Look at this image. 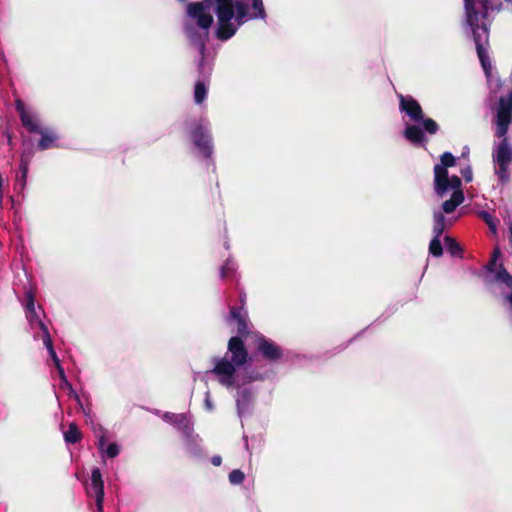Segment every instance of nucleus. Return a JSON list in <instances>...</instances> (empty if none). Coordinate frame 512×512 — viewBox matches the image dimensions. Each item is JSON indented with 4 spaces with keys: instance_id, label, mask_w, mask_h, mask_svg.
Segmentation results:
<instances>
[{
    "instance_id": "1",
    "label": "nucleus",
    "mask_w": 512,
    "mask_h": 512,
    "mask_svg": "<svg viewBox=\"0 0 512 512\" xmlns=\"http://www.w3.org/2000/svg\"><path fill=\"white\" fill-rule=\"evenodd\" d=\"M252 4V12L248 14L243 0H203L187 5V17L184 22L185 34L192 46L200 55L198 63L199 79L194 87V101L201 104L208 92V76L211 65L206 62L204 52L213 24L212 12L216 14V37L226 41L233 37L237 30L249 19H264L266 12L262 0H246Z\"/></svg>"
},
{
    "instance_id": "2",
    "label": "nucleus",
    "mask_w": 512,
    "mask_h": 512,
    "mask_svg": "<svg viewBox=\"0 0 512 512\" xmlns=\"http://www.w3.org/2000/svg\"><path fill=\"white\" fill-rule=\"evenodd\" d=\"M501 3L494 0H464L465 24L473 36L477 55L487 76L491 62L487 52L489 41V15L499 10Z\"/></svg>"
},
{
    "instance_id": "3",
    "label": "nucleus",
    "mask_w": 512,
    "mask_h": 512,
    "mask_svg": "<svg viewBox=\"0 0 512 512\" xmlns=\"http://www.w3.org/2000/svg\"><path fill=\"white\" fill-rule=\"evenodd\" d=\"M495 136L500 141L494 142L492 148V159L495 164V174L504 184L510 179L509 165L512 162V145L509 143L506 134L508 127L512 124V91L507 97H501L495 107Z\"/></svg>"
},
{
    "instance_id": "4",
    "label": "nucleus",
    "mask_w": 512,
    "mask_h": 512,
    "mask_svg": "<svg viewBox=\"0 0 512 512\" xmlns=\"http://www.w3.org/2000/svg\"><path fill=\"white\" fill-rule=\"evenodd\" d=\"M456 164V158L450 152H445L440 157V163L434 166V191L436 195L443 198L451 192L450 199L442 204V209L446 214L456 210L464 201V193L461 189V179L456 176H449L447 168Z\"/></svg>"
},
{
    "instance_id": "5",
    "label": "nucleus",
    "mask_w": 512,
    "mask_h": 512,
    "mask_svg": "<svg viewBox=\"0 0 512 512\" xmlns=\"http://www.w3.org/2000/svg\"><path fill=\"white\" fill-rule=\"evenodd\" d=\"M400 110L405 112L411 121L416 124H407L404 129V137L414 145H424L427 139L424 131L430 135L439 130L438 124L431 118H424L420 104L410 96L399 95Z\"/></svg>"
},
{
    "instance_id": "6",
    "label": "nucleus",
    "mask_w": 512,
    "mask_h": 512,
    "mask_svg": "<svg viewBox=\"0 0 512 512\" xmlns=\"http://www.w3.org/2000/svg\"><path fill=\"white\" fill-rule=\"evenodd\" d=\"M248 359V352L240 337H231L228 342V352L223 358L215 359L214 373L220 384L228 388L235 384V374Z\"/></svg>"
},
{
    "instance_id": "7",
    "label": "nucleus",
    "mask_w": 512,
    "mask_h": 512,
    "mask_svg": "<svg viewBox=\"0 0 512 512\" xmlns=\"http://www.w3.org/2000/svg\"><path fill=\"white\" fill-rule=\"evenodd\" d=\"M26 318L29 322L30 328L34 333V338L43 340L44 346H50L52 343L48 327L44 324L41 319L40 313L36 311L35 299L31 291L26 293Z\"/></svg>"
},
{
    "instance_id": "8",
    "label": "nucleus",
    "mask_w": 512,
    "mask_h": 512,
    "mask_svg": "<svg viewBox=\"0 0 512 512\" xmlns=\"http://www.w3.org/2000/svg\"><path fill=\"white\" fill-rule=\"evenodd\" d=\"M442 210H435L433 212V238L429 244V252L435 257H440L443 254L442 245L440 242V237L443 234L447 225H452L453 220L448 218L446 219Z\"/></svg>"
},
{
    "instance_id": "9",
    "label": "nucleus",
    "mask_w": 512,
    "mask_h": 512,
    "mask_svg": "<svg viewBox=\"0 0 512 512\" xmlns=\"http://www.w3.org/2000/svg\"><path fill=\"white\" fill-rule=\"evenodd\" d=\"M86 492L89 496L95 497L97 512H103L104 482L99 468L92 469L90 483L86 484Z\"/></svg>"
},
{
    "instance_id": "10",
    "label": "nucleus",
    "mask_w": 512,
    "mask_h": 512,
    "mask_svg": "<svg viewBox=\"0 0 512 512\" xmlns=\"http://www.w3.org/2000/svg\"><path fill=\"white\" fill-rule=\"evenodd\" d=\"M191 137L199 152L205 158H209L212 154L213 147L208 130L202 126H198L193 130Z\"/></svg>"
},
{
    "instance_id": "11",
    "label": "nucleus",
    "mask_w": 512,
    "mask_h": 512,
    "mask_svg": "<svg viewBox=\"0 0 512 512\" xmlns=\"http://www.w3.org/2000/svg\"><path fill=\"white\" fill-rule=\"evenodd\" d=\"M16 109L20 115L22 125L32 133H42V128L35 115L26 110L25 104L21 100L16 101Z\"/></svg>"
},
{
    "instance_id": "12",
    "label": "nucleus",
    "mask_w": 512,
    "mask_h": 512,
    "mask_svg": "<svg viewBox=\"0 0 512 512\" xmlns=\"http://www.w3.org/2000/svg\"><path fill=\"white\" fill-rule=\"evenodd\" d=\"M257 350L270 361L278 360L282 356L280 347L264 336H257Z\"/></svg>"
},
{
    "instance_id": "13",
    "label": "nucleus",
    "mask_w": 512,
    "mask_h": 512,
    "mask_svg": "<svg viewBox=\"0 0 512 512\" xmlns=\"http://www.w3.org/2000/svg\"><path fill=\"white\" fill-rule=\"evenodd\" d=\"M227 321L229 323L237 324V332L240 335H245L248 333L247 312L243 309V307H232L230 309Z\"/></svg>"
},
{
    "instance_id": "14",
    "label": "nucleus",
    "mask_w": 512,
    "mask_h": 512,
    "mask_svg": "<svg viewBox=\"0 0 512 512\" xmlns=\"http://www.w3.org/2000/svg\"><path fill=\"white\" fill-rule=\"evenodd\" d=\"M57 368L58 374L62 380V385L65 386L69 390L70 396H72L78 403H80V398L77 392L72 388L71 384L68 382L63 367L60 364V361L57 357V354L53 348L52 343H50V346H45Z\"/></svg>"
},
{
    "instance_id": "15",
    "label": "nucleus",
    "mask_w": 512,
    "mask_h": 512,
    "mask_svg": "<svg viewBox=\"0 0 512 512\" xmlns=\"http://www.w3.org/2000/svg\"><path fill=\"white\" fill-rule=\"evenodd\" d=\"M94 433H95V436L98 439L97 446H98V449L100 450L101 453L105 452V454L109 458H114V457H116L119 454V447H118V445L116 443H110L107 446V448L104 449V447H105L106 431L102 427H99L98 429H95Z\"/></svg>"
},
{
    "instance_id": "16",
    "label": "nucleus",
    "mask_w": 512,
    "mask_h": 512,
    "mask_svg": "<svg viewBox=\"0 0 512 512\" xmlns=\"http://www.w3.org/2000/svg\"><path fill=\"white\" fill-rule=\"evenodd\" d=\"M163 418L165 421L173 424L174 426H176L178 429L182 430L185 433H189L191 430V426H192L191 420L184 413L174 414V413L167 412L164 414Z\"/></svg>"
},
{
    "instance_id": "17",
    "label": "nucleus",
    "mask_w": 512,
    "mask_h": 512,
    "mask_svg": "<svg viewBox=\"0 0 512 512\" xmlns=\"http://www.w3.org/2000/svg\"><path fill=\"white\" fill-rule=\"evenodd\" d=\"M252 402L251 392L247 389L241 390L237 394L236 404L238 415L242 417L249 411Z\"/></svg>"
},
{
    "instance_id": "18",
    "label": "nucleus",
    "mask_w": 512,
    "mask_h": 512,
    "mask_svg": "<svg viewBox=\"0 0 512 512\" xmlns=\"http://www.w3.org/2000/svg\"><path fill=\"white\" fill-rule=\"evenodd\" d=\"M31 159V154L24 152L21 155L20 159V176L17 177V185L20 186L21 189H24L26 185L27 175H28V168H29V162Z\"/></svg>"
},
{
    "instance_id": "19",
    "label": "nucleus",
    "mask_w": 512,
    "mask_h": 512,
    "mask_svg": "<svg viewBox=\"0 0 512 512\" xmlns=\"http://www.w3.org/2000/svg\"><path fill=\"white\" fill-rule=\"evenodd\" d=\"M41 139L38 143V147L40 150H46L49 148H52L54 146V143L57 139L54 133L42 129Z\"/></svg>"
},
{
    "instance_id": "20",
    "label": "nucleus",
    "mask_w": 512,
    "mask_h": 512,
    "mask_svg": "<svg viewBox=\"0 0 512 512\" xmlns=\"http://www.w3.org/2000/svg\"><path fill=\"white\" fill-rule=\"evenodd\" d=\"M64 439L67 443H77L81 439V432L75 423L69 425L68 430L64 433Z\"/></svg>"
},
{
    "instance_id": "21",
    "label": "nucleus",
    "mask_w": 512,
    "mask_h": 512,
    "mask_svg": "<svg viewBox=\"0 0 512 512\" xmlns=\"http://www.w3.org/2000/svg\"><path fill=\"white\" fill-rule=\"evenodd\" d=\"M495 279L512 289V275L502 266L495 272Z\"/></svg>"
},
{
    "instance_id": "22",
    "label": "nucleus",
    "mask_w": 512,
    "mask_h": 512,
    "mask_svg": "<svg viewBox=\"0 0 512 512\" xmlns=\"http://www.w3.org/2000/svg\"><path fill=\"white\" fill-rule=\"evenodd\" d=\"M479 216L488 225L491 233L496 235L497 234L498 220L494 216H492L489 212H486V211H481L479 213Z\"/></svg>"
},
{
    "instance_id": "23",
    "label": "nucleus",
    "mask_w": 512,
    "mask_h": 512,
    "mask_svg": "<svg viewBox=\"0 0 512 512\" xmlns=\"http://www.w3.org/2000/svg\"><path fill=\"white\" fill-rule=\"evenodd\" d=\"M445 247L448 252L453 256L458 255L461 251L459 244L452 237L446 236L444 238Z\"/></svg>"
},
{
    "instance_id": "24",
    "label": "nucleus",
    "mask_w": 512,
    "mask_h": 512,
    "mask_svg": "<svg viewBox=\"0 0 512 512\" xmlns=\"http://www.w3.org/2000/svg\"><path fill=\"white\" fill-rule=\"evenodd\" d=\"M235 270V263L231 260V259H228L225 264L221 267V270H220V275L222 278H225L227 276H229L230 274H232Z\"/></svg>"
},
{
    "instance_id": "25",
    "label": "nucleus",
    "mask_w": 512,
    "mask_h": 512,
    "mask_svg": "<svg viewBox=\"0 0 512 512\" xmlns=\"http://www.w3.org/2000/svg\"><path fill=\"white\" fill-rule=\"evenodd\" d=\"M244 478V473L239 469H235L229 474V481L234 485L242 483Z\"/></svg>"
},
{
    "instance_id": "26",
    "label": "nucleus",
    "mask_w": 512,
    "mask_h": 512,
    "mask_svg": "<svg viewBox=\"0 0 512 512\" xmlns=\"http://www.w3.org/2000/svg\"><path fill=\"white\" fill-rule=\"evenodd\" d=\"M501 255V252H500V249L499 248H496L493 252V255H492V259L491 261L489 262V264L487 265V269L492 272L494 271L495 269V266H496V262L498 260V258L500 257Z\"/></svg>"
},
{
    "instance_id": "27",
    "label": "nucleus",
    "mask_w": 512,
    "mask_h": 512,
    "mask_svg": "<svg viewBox=\"0 0 512 512\" xmlns=\"http://www.w3.org/2000/svg\"><path fill=\"white\" fill-rule=\"evenodd\" d=\"M461 174L466 182H471L473 179V173L470 166H467L466 168L462 169Z\"/></svg>"
},
{
    "instance_id": "28",
    "label": "nucleus",
    "mask_w": 512,
    "mask_h": 512,
    "mask_svg": "<svg viewBox=\"0 0 512 512\" xmlns=\"http://www.w3.org/2000/svg\"><path fill=\"white\" fill-rule=\"evenodd\" d=\"M205 406H206L207 410H209V411L213 410V404H212V401L210 399V392L209 391H207L206 394H205Z\"/></svg>"
},
{
    "instance_id": "29",
    "label": "nucleus",
    "mask_w": 512,
    "mask_h": 512,
    "mask_svg": "<svg viewBox=\"0 0 512 512\" xmlns=\"http://www.w3.org/2000/svg\"><path fill=\"white\" fill-rule=\"evenodd\" d=\"M222 462V459L220 456H213L212 459H211V463L214 465V466H219Z\"/></svg>"
},
{
    "instance_id": "30",
    "label": "nucleus",
    "mask_w": 512,
    "mask_h": 512,
    "mask_svg": "<svg viewBox=\"0 0 512 512\" xmlns=\"http://www.w3.org/2000/svg\"><path fill=\"white\" fill-rule=\"evenodd\" d=\"M509 241L512 244V222L509 224Z\"/></svg>"
},
{
    "instance_id": "31",
    "label": "nucleus",
    "mask_w": 512,
    "mask_h": 512,
    "mask_svg": "<svg viewBox=\"0 0 512 512\" xmlns=\"http://www.w3.org/2000/svg\"><path fill=\"white\" fill-rule=\"evenodd\" d=\"M7 139H8V144L11 145L12 144V138H11L10 134H7Z\"/></svg>"
},
{
    "instance_id": "32",
    "label": "nucleus",
    "mask_w": 512,
    "mask_h": 512,
    "mask_svg": "<svg viewBox=\"0 0 512 512\" xmlns=\"http://www.w3.org/2000/svg\"><path fill=\"white\" fill-rule=\"evenodd\" d=\"M507 300L509 301V303L511 304L512 306V293L510 295L507 296Z\"/></svg>"
},
{
    "instance_id": "33",
    "label": "nucleus",
    "mask_w": 512,
    "mask_h": 512,
    "mask_svg": "<svg viewBox=\"0 0 512 512\" xmlns=\"http://www.w3.org/2000/svg\"><path fill=\"white\" fill-rule=\"evenodd\" d=\"M245 300V295H241V302L243 303Z\"/></svg>"
}]
</instances>
